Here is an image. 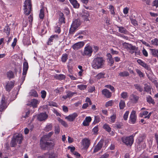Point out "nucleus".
Segmentation results:
<instances>
[{
  "label": "nucleus",
  "mask_w": 158,
  "mask_h": 158,
  "mask_svg": "<svg viewBox=\"0 0 158 158\" xmlns=\"http://www.w3.org/2000/svg\"><path fill=\"white\" fill-rule=\"evenodd\" d=\"M131 23L135 26L137 25V22L135 19H131Z\"/></svg>",
  "instance_id": "62"
},
{
  "label": "nucleus",
  "mask_w": 158,
  "mask_h": 158,
  "mask_svg": "<svg viewBox=\"0 0 158 158\" xmlns=\"http://www.w3.org/2000/svg\"><path fill=\"white\" fill-rule=\"evenodd\" d=\"M149 50L150 54L152 56L158 58V49L150 48Z\"/></svg>",
  "instance_id": "21"
},
{
  "label": "nucleus",
  "mask_w": 158,
  "mask_h": 158,
  "mask_svg": "<svg viewBox=\"0 0 158 158\" xmlns=\"http://www.w3.org/2000/svg\"><path fill=\"white\" fill-rule=\"evenodd\" d=\"M94 134H97L98 131V126L97 125L92 130Z\"/></svg>",
  "instance_id": "46"
},
{
  "label": "nucleus",
  "mask_w": 158,
  "mask_h": 158,
  "mask_svg": "<svg viewBox=\"0 0 158 158\" xmlns=\"http://www.w3.org/2000/svg\"><path fill=\"white\" fill-rule=\"evenodd\" d=\"M78 116V114L77 113L75 112L66 117L65 118L69 122H73Z\"/></svg>",
  "instance_id": "12"
},
{
  "label": "nucleus",
  "mask_w": 158,
  "mask_h": 158,
  "mask_svg": "<svg viewBox=\"0 0 158 158\" xmlns=\"http://www.w3.org/2000/svg\"><path fill=\"white\" fill-rule=\"evenodd\" d=\"M100 122V118L99 116H94V119L93 123L94 125Z\"/></svg>",
  "instance_id": "40"
},
{
  "label": "nucleus",
  "mask_w": 158,
  "mask_h": 158,
  "mask_svg": "<svg viewBox=\"0 0 158 158\" xmlns=\"http://www.w3.org/2000/svg\"><path fill=\"white\" fill-rule=\"evenodd\" d=\"M123 125L122 124L118 123L114 125V127L115 128L117 129H121L122 128Z\"/></svg>",
  "instance_id": "52"
},
{
  "label": "nucleus",
  "mask_w": 158,
  "mask_h": 158,
  "mask_svg": "<svg viewBox=\"0 0 158 158\" xmlns=\"http://www.w3.org/2000/svg\"><path fill=\"white\" fill-rule=\"evenodd\" d=\"M81 24V22L80 20L76 19L73 20L70 29L69 33L71 34H73Z\"/></svg>",
  "instance_id": "6"
},
{
  "label": "nucleus",
  "mask_w": 158,
  "mask_h": 158,
  "mask_svg": "<svg viewBox=\"0 0 158 158\" xmlns=\"http://www.w3.org/2000/svg\"><path fill=\"white\" fill-rule=\"evenodd\" d=\"M28 64L27 62H24L23 63V70H28Z\"/></svg>",
  "instance_id": "44"
},
{
  "label": "nucleus",
  "mask_w": 158,
  "mask_h": 158,
  "mask_svg": "<svg viewBox=\"0 0 158 158\" xmlns=\"http://www.w3.org/2000/svg\"><path fill=\"white\" fill-rule=\"evenodd\" d=\"M119 106L120 109H123L125 106V103L124 101L121 100L119 102Z\"/></svg>",
  "instance_id": "35"
},
{
  "label": "nucleus",
  "mask_w": 158,
  "mask_h": 158,
  "mask_svg": "<svg viewBox=\"0 0 158 158\" xmlns=\"http://www.w3.org/2000/svg\"><path fill=\"white\" fill-rule=\"evenodd\" d=\"M109 9L111 12L112 15H114L115 14V12L114 11V8L112 5H110L109 6Z\"/></svg>",
  "instance_id": "50"
},
{
  "label": "nucleus",
  "mask_w": 158,
  "mask_h": 158,
  "mask_svg": "<svg viewBox=\"0 0 158 158\" xmlns=\"http://www.w3.org/2000/svg\"><path fill=\"white\" fill-rule=\"evenodd\" d=\"M146 100L147 102L149 104H152L154 105L155 104V102L154 100L152 98V97L150 96L149 95L147 96L146 97Z\"/></svg>",
  "instance_id": "27"
},
{
  "label": "nucleus",
  "mask_w": 158,
  "mask_h": 158,
  "mask_svg": "<svg viewBox=\"0 0 158 158\" xmlns=\"http://www.w3.org/2000/svg\"><path fill=\"white\" fill-rule=\"evenodd\" d=\"M114 101L113 100H110L107 102H106L105 106L106 107H108L109 106H111L114 103Z\"/></svg>",
  "instance_id": "45"
},
{
  "label": "nucleus",
  "mask_w": 158,
  "mask_h": 158,
  "mask_svg": "<svg viewBox=\"0 0 158 158\" xmlns=\"http://www.w3.org/2000/svg\"><path fill=\"white\" fill-rule=\"evenodd\" d=\"M10 30V28L8 26H6L4 28V31L8 36L9 35Z\"/></svg>",
  "instance_id": "47"
},
{
  "label": "nucleus",
  "mask_w": 158,
  "mask_h": 158,
  "mask_svg": "<svg viewBox=\"0 0 158 158\" xmlns=\"http://www.w3.org/2000/svg\"><path fill=\"white\" fill-rule=\"evenodd\" d=\"M109 156V154L108 153H105L102 155L99 158H107Z\"/></svg>",
  "instance_id": "63"
},
{
  "label": "nucleus",
  "mask_w": 158,
  "mask_h": 158,
  "mask_svg": "<svg viewBox=\"0 0 158 158\" xmlns=\"http://www.w3.org/2000/svg\"><path fill=\"white\" fill-rule=\"evenodd\" d=\"M102 92V94L106 98H109L111 96V93L106 89H103Z\"/></svg>",
  "instance_id": "19"
},
{
  "label": "nucleus",
  "mask_w": 158,
  "mask_h": 158,
  "mask_svg": "<svg viewBox=\"0 0 158 158\" xmlns=\"http://www.w3.org/2000/svg\"><path fill=\"white\" fill-rule=\"evenodd\" d=\"M24 14L26 15H28L32 9L31 0H25L24 2Z\"/></svg>",
  "instance_id": "5"
},
{
  "label": "nucleus",
  "mask_w": 158,
  "mask_h": 158,
  "mask_svg": "<svg viewBox=\"0 0 158 158\" xmlns=\"http://www.w3.org/2000/svg\"><path fill=\"white\" fill-rule=\"evenodd\" d=\"M108 62L110 63V66H112L114 64V61L113 59L112 58L108 60Z\"/></svg>",
  "instance_id": "61"
},
{
  "label": "nucleus",
  "mask_w": 158,
  "mask_h": 158,
  "mask_svg": "<svg viewBox=\"0 0 158 158\" xmlns=\"http://www.w3.org/2000/svg\"><path fill=\"white\" fill-rule=\"evenodd\" d=\"M82 17L85 21H89V14L87 11H85L82 15Z\"/></svg>",
  "instance_id": "20"
},
{
  "label": "nucleus",
  "mask_w": 158,
  "mask_h": 158,
  "mask_svg": "<svg viewBox=\"0 0 158 158\" xmlns=\"http://www.w3.org/2000/svg\"><path fill=\"white\" fill-rule=\"evenodd\" d=\"M105 87L110 89L112 91L114 92L115 91L114 88L111 85H106L105 86Z\"/></svg>",
  "instance_id": "55"
},
{
  "label": "nucleus",
  "mask_w": 158,
  "mask_h": 158,
  "mask_svg": "<svg viewBox=\"0 0 158 158\" xmlns=\"http://www.w3.org/2000/svg\"><path fill=\"white\" fill-rule=\"evenodd\" d=\"M142 53L143 55L145 57H148V54L147 52L145 50V49L143 48L142 50Z\"/></svg>",
  "instance_id": "58"
},
{
  "label": "nucleus",
  "mask_w": 158,
  "mask_h": 158,
  "mask_svg": "<svg viewBox=\"0 0 158 158\" xmlns=\"http://www.w3.org/2000/svg\"><path fill=\"white\" fill-rule=\"evenodd\" d=\"M7 106L5 100L2 99L1 101V103L0 105V111L1 112Z\"/></svg>",
  "instance_id": "23"
},
{
  "label": "nucleus",
  "mask_w": 158,
  "mask_h": 158,
  "mask_svg": "<svg viewBox=\"0 0 158 158\" xmlns=\"http://www.w3.org/2000/svg\"><path fill=\"white\" fill-rule=\"evenodd\" d=\"M54 78L56 79L59 80H62L64 79L65 78V76L64 75L62 74H57L54 76Z\"/></svg>",
  "instance_id": "26"
},
{
  "label": "nucleus",
  "mask_w": 158,
  "mask_h": 158,
  "mask_svg": "<svg viewBox=\"0 0 158 158\" xmlns=\"http://www.w3.org/2000/svg\"><path fill=\"white\" fill-rule=\"evenodd\" d=\"M119 75L120 76L124 77L128 76L129 75V74L128 72L124 71L123 72H120L119 73Z\"/></svg>",
  "instance_id": "39"
},
{
  "label": "nucleus",
  "mask_w": 158,
  "mask_h": 158,
  "mask_svg": "<svg viewBox=\"0 0 158 158\" xmlns=\"http://www.w3.org/2000/svg\"><path fill=\"white\" fill-rule=\"evenodd\" d=\"M116 118V115L115 114H114L112 115L110 117V121L112 123L115 122Z\"/></svg>",
  "instance_id": "42"
},
{
  "label": "nucleus",
  "mask_w": 158,
  "mask_h": 158,
  "mask_svg": "<svg viewBox=\"0 0 158 158\" xmlns=\"http://www.w3.org/2000/svg\"><path fill=\"white\" fill-rule=\"evenodd\" d=\"M103 128L109 132H110L111 131V128L110 127L109 125L107 123H105L103 125Z\"/></svg>",
  "instance_id": "33"
},
{
  "label": "nucleus",
  "mask_w": 158,
  "mask_h": 158,
  "mask_svg": "<svg viewBox=\"0 0 158 158\" xmlns=\"http://www.w3.org/2000/svg\"><path fill=\"white\" fill-rule=\"evenodd\" d=\"M85 43L83 41H81L77 43L74 44L72 46L73 48L75 50H77L78 49L82 47L84 45Z\"/></svg>",
  "instance_id": "14"
},
{
  "label": "nucleus",
  "mask_w": 158,
  "mask_h": 158,
  "mask_svg": "<svg viewBox=\"0 0 158 158\" xmlns=\"http://www.w3.org/2000/svg\"><path fill=\"white\" fill-rule=\"evenodd\" d=\"M148 71L146 72L147 76L150 80L152 82H154L155 80L154 78V75L152 72L151 68L148 70Z\"/></svg>",
  "instance_id": "10"
},
{
  "label": "nucleus",
  "mask_w": 158,
  "mask_h": 158,
  "mask_svg": "<svg viewBox=\"0 0 158 158\" xmlns=\"http://www.w3.org/2000/svg\"><path fill=\"white\" fill-rule=\"evenodd\" d=\"M94 90H95V87L94 86H90L88 90L89 92L90 93H92Z\"/></svg>",
  "instance_id": "60"
},
{
  "label": "nucleus",
  "mask_w": 158,
  "mask_h": 158,
  "mask_svg": "<svg viewBox=\"0 0 158 158\" xmlns=\"http://www.w3.org/2000/svg\"><path fill=\"white\" fill-rule=\"evenodd\" d=\"M65 92L67 95L62 96V98L64 100L66 99L67 98H70L73 97L74 94H77L76 92H73L69 90H66Z\"/></svg>",
  "instance_id": "13"
},
{
  "label": "nucleus",
  "mask_w": 158,
  "mask_h": 158,
  "mask_svg": "<svg viewBox=\"0 0 158 158\" xmlns=\"http://www.w3.org/2000/svg\"><path fill=\"white\" fill-rule=\"evenodd\" d=\"M71 3L75 8H78L80 6V4L76 0H69Z\"/></svg>",
  "instance_id": "22"
},
{
  "label": "nucleus",
  "mask_w": 158,
  "mask_h": 158,
  "mask_svg": "<svg viewBox=\"0 0 158 158\" xmlns=\"http://www.w3.org/2000/svg\"><path fill=\"white\" fill-rule=\"evenodd\" d=\"M104 62L105 60L102 57L95 56L92 63V66L95 69H101L103 67Z\"/></svg>",
  "instance_id": "2"
},
{
  "label": "nucleus",
  "mask_w": 158,
  "mask_h": 158,
  "mask_svg": "<svg viewBox=\"0 0 158 158\" xmlns=\"http://www.w3.org/2000/svg\"><path fill=\"white\" fill-rule=\"evenodd\" d=\"M144 91L147 92L148 93H149L150 94H151V88L150 86L149 85H147L144 87Z\"/></svg>",
  "instance_id": "43"
},
{
  "label": "nucleus",
  "mask_w": 158,
  "mask_h": 158,
  "mask_svg": "<svg viewBox=\"0 0 158 158\" xmlns=\"http://www.w3.org/2000/svg\"><path fill=\"white\" fill-rule=\"evenodd\" d=\"M135 89L138 90L139 92H142L143 90L142 87L139 84H135L134 85Z\"/></svg>",
  "instance_id": "32"
},
{
  "label": "nucleus",
  "mask_w": 158,
  "mask_h": 158,
  "mask_svg": "<svg viewBox=\"0 0 158 158\" xmlns=\"http://www.w3.org/2000/svg\"><path fill=\"white\" fill-rule=\"evenodd\" d=\"M57 120L64 127H68V125L67 123L60 118H58Z\"/></svg>",
  "instance_id": "31"
},
{
  "label": "nucleus",
  "mask_w": 158,
  "mask_h": 158,
  "mask_svg": "<svg viewBox=\"0 0 158 158\" xmlns=\"http://www.w3.org/2000/svg\"><path fill=\"white\" fill-rule=\"evenodd\" d=\"M118 28L119 31L121 33L127 34L128 32L127 30L123 27H118Z\"/></svg>",
  "instance_id": "29"
},
{
  "label": "nucleus",
  "mask_w": 158,
  "mask_h": 158,
  "mask_svg": "<svg viewBox=\"0 0 158 158\" xmlns=\"http://www.w3.org/2000/svg\"><path fill=\"white\" fill-rule=\"evenodd\" d=\"M52 123H48L45 127L44 130L46 132H48L52 130Z\"/></svg>",
  "instance_id": "25"
},
{
  "label": "nucleus",
  "mask_w": 158,
  "mask_h": 158,
  "mask_svg": "<svg viewBox=\"0 0 158 158\" xmlns=\"http://www.w3.org/2000/svg\"><path fill=\"white\" fill-rule=\"evenodd\" d=\"M7 77L9 79L13 78L15 77V75L14 73L11 70L7 72L6 73Z\"/></svg>",
  "instance_id": "28"
},
{
  "label": "nucleus",
  "mask_w": 158,
  "mask_h": 158,
  "mask_svg": "<svg viewBox=\"0 0 158 158\" xmlns=\"http://www.w3.org/2000/svg\"><path fill=\"white\" fill-rule=\"evenodd\" d=\"M59 39L58 35H52L50 37V38L48 40H54V39Z\"/></svg>",
  "instance_id": "57"
},
{
  "label": "nucleus",
  "mask_w": 158,
  "mask_h": 158,
  "mask_svg": "<svg viewBox=\"0 0 158 158\" xmlns=\"http://www.w3.org/2000/svg\"><path fill=\"white\" fill-rule=\"evenodd\" d=\"M121 140L127 146H131L134 143V136L132 135L129 136H123L121 138Z\"/></svg>",
  "instance_id": "4"
},
{
  "label": "nucleus",
  "mask_w": 158,
  "mask_h": 158,
  "mask_svg": "<svg viewBox=\"0 0 158 158\" xmlns=\"http://www.w3.org/2000/svg\"><path fill=\"white\" fill-rule=\"evenodd\" d=\"M44 17V8H42L40 10L39 17L40 19H43Z\"/></svg>",
  "instance_id": "41"
},
{
  "label": "nucleus",
  "mask_w": 158,
  "mask_h": 158,
  "mask_svg": "<svg viewBox=\"0 0 158 158\" xmlns=\"http://www.w3.org/2000/svg\"><path fill=\"white\" fill-rule=\"evenodd\" d=\"M39 101L35 99H32L30 105L33 108H35L37 107V104L39 103Z\"/></svg>",
  "instance_id": "24"
},
{
  "label": "nucleus",
  "mask_w": 158,
  "mask_h": 158,
  "mask_svg": "<svg viewBox=\"0 0 158 158\" xmlns=\"http://www.w3.org/2000/svg\"><path fill=\"white\" fill-rule=\"evenodd\" d=\"M82 145L84 148H88L90 144V141L88 139L85 138L82 140Z\"/></svg>",
  "instance_id": "17"
},
{
  "label": "nucleus",
  "mask_w": 158,
  "mask_h": 158,
  "mask_svg": "<svg viewBox=\"0 0 158 158\" xmlns=\"http://www.w3.org/2000/svg\"><path fill=\"white\" fill-rule=\"evenodd\" d=\"M137 116L136 115V111L132 110L131 113L129 118V123L134 124L136 121Z\"/></svg>",
  "instance_id": "8"
},
{
  "label": "nucleus",
  "mask_w": 158,
  "mask_h": 158,
  "mask_svg": "<svg viewBox=\"0 0 158 158\" xmlns=\"http://www.w3.org/2000/svg\"><path fill=\"white\" fill-rule=\"evenodd\" d=\"M126 48H128L130 50L133 51H135L136 48L135 46L132 45L131 44H128L126 43Z\"/></svg>",
  "instance_id": "34"
},
{
  "label": "nucleus",
  "mask_w": 158,
  "mask_h": 158,
  "mask_svg": "<svg viewBox=\"0 0 158 158\" xmlns=\"http://www.w3.org/2000/svg\"><path fill=\"white\" fill-rule=\"evenodd\" d=\"M75 37L76 38H75L76 40L77 39H85V38L84 37V36L82 35H80V34H77L76 35H75Z\"/></svg>",
  "instance_id": "59"
},
{
  "label": "nucleus",
  "mask_w": 158,
  "mask_h": 158,
  "mask_svg": "<svg viewBox=\"0 0 158 158\" xmlns=\"http://www.w3.org/2000/svg\"><path fill=\"white\" fill-rule=\"evenodd\" d=\"M103 144V141L100 140L95 147L93 151L94 153L98 152L101 150Z\"/></svg>",
  "instance_id": "18"
},
{
  "label": "nucleus",
  "mask_w": 158,
  "mask_h": 158,
  "mask_svg": "<svg viewBox=\"0 0 158 158\" xmlns=\"http://www.w3.org/2000/svg\"><path fill=\"white\" fill-rule=\"evenodd\" d=\"M135 70L139 77L141 78L144 77V74L139 69H135Z\"/></svg>",
  "instance_id": "36"
},
{
  "label": "nucleus",
  "mask_w": 158,
  "mask_h": 158,
  "mask_svg": "<svg viewBox=\"0 0 158 158\" xmlns=\"http://www.w3.org/2000/svg\"><path fill=\"white\" fill-rule=\"evenodd\" d=\"M54 131L55 133L56 134H59L60 131V127L59 126L55 127Z\"/></svg>",
  "instance_id": "54"
},
{
  "label": "nucleus",
  "mask_w": 158,
  "mask_h": 158,
  "mask_svg": "<svg viewBox=\"0 0 158 158\" xmlns=\"http://www.w3.org/2000/svg\"><path fill=\"white\" fill-rule=\"evenodd\" d=\"M41 97L43 99H44L46 96L47 93L44 90H42L41 92Z\"/></svg>",
  "instance_id": "49"
},
{
  "label": "nucleus",
  "mask_w": 158,
  "mask_h": 158,
  "mask_svg": "<svg viewBox=\"0 0 158 158\" xmlns=\"http://www.w3.org/2000/svg\"><path fill=\"white\" fill-rule=\"evenodd\" d=\"M53 133V131H51L41 137L40 140V146L42 149L45 150L46 148L51 149L53 147L54 145L52 143L47 142V141L48 140Z\"/></svg>",
  "instance_id": "1"
},
{
  "label": "nucleus",
  "mask_w": 158,
  "mask_h": 158,
  "mask_svg": "<svg viewBox=\"0 0 158 158\" xmlns=\"http://www.w3.org/2000/svg\"><path fill=\"white\" fill-rule=\"evenodd\" d=\"M129 114V111H126L125 112V113L124 114V115H123V118L125 120H127Z\"/></svg>",
  "instance_id": "53"
},
{
  "label": "nucleus",
  "mask_w": 158,
  "mask_h": 158,
  "mask_svg": "<svg viewBox=\"0 0 158 158\" xmlns=\"http://www.w3.org/2000/svg\"><path fill=\"white\" fill-rule=\"evenodd\" d=\"M139 98L140 97L139 96L136 94H132L130 95L129 99L133 103H136L138 102Z\"/></svg>",
  "instance_id": "11"
},
{
  "label": "nucleus",
  "mask_w": 158,
  "mask_h": 158,
  "mask_svg": "<svg viewBox=\"0 0 158 158\" xmlns=\"http://www.w3.org/2000/svg\"><path fill=\"white\" fill-rule=\"evenodd\" d=\"M15 81H8L6 83L5 89L6 91L10 92L14 86Z\"/></svg>",
  "instance_id": "9"
},
{
  "label": "nucleus",
  "mask_w": 158,
  "mask_h": 158,
  "mask_svg": "<svg viewBox=\"0 0 158 158\" xmlns=\"http://www.w3.org/2000/svg\"><path fill=\"white\" fill-rule=\"evenodd\" d=\"M68 59V55L66 53L63 54L61 57V61L63 63H65Z\"/></svg>",
  "instance_id": "30"
},
{
  "label": "nucleus",
  "mask_w": 158,
  "mask_h": 158,
  "mask_svg": "<svg viewBox=\"0 0 158 158\" xmlns=\"http://www.w3.org/2000/svg\"><path fill=\"white\" fill-rule=\"evenodd\" d=\"M23 139L22 135L21 134H18L16 135L13 136L10 142V146L12 147H15L17 143L20 144Z\"/></svg>",
  "instance_id": "3"
},
{
  "label": "nucleus",
  "mask_w": 158,
  "mask_h": 158,
  "mask_svg": "<svg viewBox=\"0 0 158 158\" xmlns=\"http://www.w3.org/2000/svg\"><path fill=\"white\" fill-rule=\"evenodd\" d=\"M48 118V115L45 113H41L37 116L38 119L40 121H45Z\"/></svg>",
  "instance_id": "15"
},
{
  "label": "nucleus",
  "mask_w": 158,
  "mask_h": 158,
  "mask_svg": "<svg viewBox=\"0 0 158 158\" xmlns=\"http://www.w3.org/2000/svg\"><path fill=\"white\" fill-rule=\"evenodd\" d=\"M105 73H100L98 74L96 76V77L98 79H100L104 77Z\"/></svg>",
  "instance_id": "38"
},
{
  "label": "nucleus",
  "mask_w": 158,
  "mask_h": 158,
  "mask_svg": "<svg viewBox=\"0 0 158 158\" xmlns=\"http://www.w3.org/2000/svg\"><path fill=\"white\" fill-rule=\"evenodd\" d=\"M78 89L80 90H84L87 87V85H80L77 86Z\"/></svg>",
  "instance_id": "48"
},
{
  "label": "nucleus",
  "mask_w": 158,
  "mask_h": 158,
  "mask_svg": "<svg viewBox=\"0 0 158 158\" xmlns=\"http://www.w3.org/2000/svg\"><path fill=\"white\" fill-rule=\"evenodd\" d=\"M155 137L157 145V150H158V135L156 134L155 135Z\"/></svg>",
  "instance_id": "64"
},
{
  "label": "nucleus",
  "mask_w": 158,
  "mask_h": 158,
  "mask_svg": "<svg viewBox=\"0 0 158 158\" xmlns=\"http://www.w3.org/2000/svg\"><path fill=\"white\" fill-rule=\"evenodd\" d=\"M121 96L122 98L125 99L128 97V94L127 92H123L121 94Z\"/></svg>",
  "instance_id": "51"
},
{
  "label": "nucleus",
  "mask_w": 158,
  "mask_h": 158,
  "mask_svg": "<svg viewBox=\"0 0 158 158\" xmlns=\"http://www.w3.org/2000/svg\"><path fill=\"white\" fill-rule=\"evenodd\" d=\"M29 94L31 96H32L35 97H38V94L37 91L34 90H31Z\"/></svg>",
  "instance_id": "37"
},
{
  "label": "nucleus",
  "mask_w": 158,
  "mask_h": 158,
  "mask_svg": "<svg viewBox=\"0 0 158 158\" xmlns=\"http://www.w3.org/2000/svg\"><path fill=\"white\" fill-rule=\"evenodd\" d=\"M92 48L89 46H88L85 47L84 51L82 54L83 56H90L92 55Z\"/></svg>",
  "instance_id": "7"
},
{
  "label": "nucleus",
  "mask_w": 158,
  "mask_h": 158,
  "mask_svg": "<svg viewBox=\"0 0 158 158\" xmlns=\"http://www.w3.org/2000/svg\"><path fill=\"white\" fill-rule=\"evenodd\" d=\"M137 63L142 67L148 70L151 68L150 66L141 59H138L137 60Z\"/></svg>",
  "instance_id": "16"
},
{
  "label": "nucleus",
  "mask_w": 158,
  "mask_h": 158,
  "mask_svg": "<svg viewBox=\"0 0 158 158\" xmlns=\"http://www.w3.org/2000/svg\"><path fill=\"white\" fill-rule=\"evenodd\" d=\"M23 42L24 45L27 46H28L31 44L30 40H23Z\"/></svg>",
  "instance_id": "56"
}]
</instances>
